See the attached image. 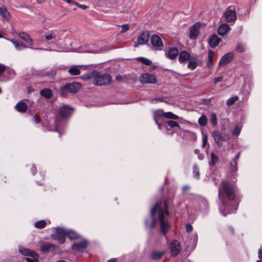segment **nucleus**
<instances>
[{
  "label": "nucleus",
  "mask_w": 262,
  "mask_h": 262,
  "mask_svg": "<svg viewBox=\"0 0 262 262\" xmlns=\"http://www.w3.org/2000/svg\"><path fill=\"white\" fill-rule=\"evenodd\" d=\"M161 204V203H157L151 210L150 214L153 218H155L156 213L158 212V220L154 219L153 222L151 224V227H154L156 223L158 222L161 233L163 234H165L168 232L170 228V225L166 218V216L168 215L167 204L166 201L164 202V209H162L160 207Z\"/></svg>",
  "instance_id": "obj_1"
},
{
  "label": "nucleus",
  "mask_w": 262,
  "mask_h": 262,
  "mask_svg": "<svg viewBox=\"0 0 262 262\" xmlns=\"http://www.w3.org/2000/svg\"><path fill=\"white\" fill-rule=\"evenodd\" d=\"M84 80L93 79V82L95 85L101 86L109 84L112 78L107 74H101L99 72L95 71L90 74L84 75L82 77Z\"/></svg>",
  "instance_id": "obj_2"
},
{
  "label": "nucleus",
  "mask_w": 262,
  "mask_h": 262,
  "mask_svg": "<svg viewBox=\"0 0 262 262\" xmlns=\"http://www.w3.org/2000/svg\"><path fill=\"white\" fill-rule=\"evenodd\" d=\"M68 236L70 239H75L80 237V235L72 230H65L61 228H57L56 232L51 235L54 239L58 240L60 244H63L65 242V237Z\"/></svg>",
  "instance_id": "obj_3"
},
{
  "label": "nucleus",
  "mask_w": 262,
  "mask_h": 262,
  "mask_svg": "<svg viewBox=\"0 0 262 262\" xmlns=\"http://www.w3.org/2000/svg\"><path fill=\"white\" fill-rule=\"evenodd\" d=\"M225 193L230 200H233L235 197L234 190L232 185L227 182H222L219 187V198L221 200V194Z\"/></svg>",
  "instance_id": "obj_4"
},
{
  "label": "nucleus",
  "mask_w": 262,
  "mask_h": 262,
  "mask_svg": "<svg viewBox=\"0 0 262 262\" xmlns=\"http://www.w3.org/2000/svg\"><path fill=\"white\" fill-rule=\"evenodd\" d=\"M19 252L23 255L30 256L31 258H25L27 262H38L39 256L35 251L19 246Z\"/></svg>",
  "instance_id": "obj_5"
},
{
  "label": "nucleus",
  "mask_w": 262,
  "mask_h": 262,
  "mask_svg": "<svg viewBox=\"0 0 262 262\" xmlns=\"http://www.w3.org/2000/svg\"><path fill=\"white\" fill-rule=\"evenodd\" d=\"M212 136L215 142L219 145H222L223 141H226L230 139V135L228 134L224 133L221 134L219 131L214 130L212 133Z\"/></svg>",
  "instance_id": "obj_6"
},
{
  "label": "nucleus",
  "mask_w": 262,
  "mask_h": 262,
  "mask_svg": "<svg viewBox=\"0 0 262 262\" xmlns=\"http://www.w3.org/2000/svg\"><path fill=\"white\" fill-rule=\"evenodd\" d=\"M139 80L142 84H152L157 82L156 76L148 73L141 75L139 78Z\"/></svg>",
  "instance_id": "obj_7"
},
{
  "label": "nucleus",
  "mask_w": 262,
  "mask_h": 262,
  "mask_svg": "<svg viewBox=\"0 0 262 262\" xmlns=\"http://www.w3.org/2000/svg\"><path fill=\"white\" fill-rule=\"evenodd\" d=\"M150 41L152 47L156 50H162L163 47V43L161 37L157 35L154 34L151 36Z\"/></svg>",
  "instance_id": "obj_8"
},
{
  "label": "nucleus",
  "mask_w": 262,
  "mask_h": 262,
  "mask_svg": "<svg viewBox=\"0 0 262 262\" xmlns=\"http://www.w3.org/2000/svg\"><path fill=\"white\" fill-rule=\"evenodd\" d=\"M80 85L77 82H72L64 86L61 89L62 94L66 93H75L80 89Z\"/></svg>",
  "instance_id": "obj_9"
},
{
  "label": "nucleus",
  "mask_w": 262,
  "mask_h": 262,
  "mask_svg": "<svg viewBox=\"0 0 262 262\" xmlns=\"http://www.w3.org/2000/svg\"><path fill=\"white\" fill-rule=\"evenodd\" d=\"M202 26H204L200 22H197L195 23L192 26L190 27L189 29V37L191 39H195L199 34V30Z\"/></svg>",
  "instance_id": "obj_10"
},
{
  "label": "nucleus",
  "mask_w": 262,
  "mask_h": 262,
  "mask_svg": "<svg viewBox=\"0 0 262 262\" xmlns=\"http://www.w3.org/2000/svg\"><path fill=\"white\" fill-rule=\"evenodd\" d=\"M60 31L58 30L52 31L45 35L47 40H52L51 42L55 43L60 39Z\"/></svg>",
  "instance_id": "obj_11"
},
{
  "label": "nucleus",
  "mask_w": 262,
  "mask_h": 262,
  "mask_svg": "<svg viewBox=\"0 0 262 262\" xmlns=\"http://www.w3.org/2000/svg\"><path fill=\"white\" fill-rule=\"evenodd\" d=\"M234 57V53L229 52L225 54L220 60L219 66L220 67H224L231 62Z\"/></svg>",
  "instance_id": "obj_12"
},
{
  "label": "nucleus",
  "mask_w": 262,
  "mask_h": 262,
  "mask_svg": "<svg viewBox=\"0 0 262 262\" xmlns=\"http://www.w3.org/2000/svg\"><path fill=\"white\" fill-rule=\"evenodd\" d=\"M72 112V108L67 105H63L60 106L59 111L60 116L63 118L69 117Z\"/></svg>",
  "instance_id": "obj_13"
},
{
  "label": "nucleus",
  "mask_w": 262,
  "mask_h": 262,
  "mask_svg": "<svg viewBox=\"0 0 262 262\" xmlns=\"http://www.w3.org/2000/svg\"><path fill=\"white\" fill-rule=\"evenodd\" d=\"M224 18L226 21L230 23L235 20L236 14L234 10L228 9L224 13Z\"/></svg>",
  "instance_id": "obj_14"
},
{
  "label": "nucleus",
  "mask_w": 262,
  "mask_h": 262,
  "mask_svg": "<svg viewBox=\"0 0 262 262\" xmlns=\"http://www.w3.org/2000/svg\"><path fill=\"white\" fill-rule=\"evenodd\" d=\"M170 252L172 256L177 255L181 251V246L179 242L177 240H174L172 242L170 247Z\"/></svg>",
  "instance_id": "obj_15"
},
{
  "label": "nucleus",
  "mask_w": 262,
  "mask_h": 262,
  "mask_svg": "<svg viewBox=\"0 0 262 262\" xmlns=\"http://www.w3.org/2000/svg\"><path fill=\"white\" fill-rule=\"evenodd\" d=\"M87 244V241L83 239L79 243L73 244L72 246V249L76 252H80L85 248Z\"/></svg>",
  "instance_id": "obj_16"
},
{
  "label": "nucleus",
  "mask_w": 262,
  "mask_h": 262,
  "mask_svg": "<svg viewBox=\"0 0 262 262\" xmlns=\"http://www.w3.org/2000/svg\"><path fill=\"white\" fill-rule=\"evenodd\" d=\"M40 248L41 251L45 253H47L55 250V245L47 242L40 243Z\"/></svg>",
  "instance_id": "obj_17"
},
{
  "label": "nucleus",
  "mask_w": 262,
  "mask_h": 262,
  "mask_svg": "<svg viewBox=\"0 0 262 262\" xmlns=\"http://www.w3.org/2000/svg\"><path fill=\"white\" fill-rule=\"evenodd\" d=\"M150 37L149 33L148 31L143 32L138 38V42L139 45L146 43Z\"/></svg>",
  "instance_id": "obj_18"
},
{
  "label": "nucleus",
  "mask_w": 262,
  "mask_h": 262,
  "mask_svg": "<svg viewBox=\"0 0 262 262\" xmlns=\"http://www.w3.org/2000/svg\"><path fill=\"white\" fill-rule=\"evenodd\" d=\"M84 68V66H73L69 68V72L72 75H78Z\"/></svg>",
  "instance_id": "obj_19"
},
{
  "label": "nucleus",
  "mask_w": 262,
  "mask_h": 262,
  "mask_svg": "<svg viewBox=\"0 0 262 262\" xmlns=\"http://www.w3.org/2000/svg\"><path fill=\"white\" fill-rule=\"evenodd\" d=\"M231 30L230 26L226 24L221 25L217 30L219 35L223 36Z\"/></svg>",
  "instance_id": "obj_20"
},
{
  "label": "nucleus",
  "mask_w": 262,
  "mask_h": 262,
  "mask_svg": "<svg viewBox=\"0 0 262 262\" xmlns=\"http://www.w3.org/2000/svg\"><path fill=\"white\" fill-rule=\"evenodd\" d=\"M178 50L176 48H171L165 52V55L169 59H172L178 55Z\"/></svg>",
  "instance_id": "obj_21"
},
{
  "label": "nucleus",
  "mask_w": 262,
  "mask_h": 262,
  "mask_svg": "<svg viewBox=\"0 0 262 262\" xmlns=\"http://www.w3.org/2000/svg\"><path fill=\"white\" fill-rule=\"evenodd\" d=\"M154 119L157 124L158 125V127L161 128L160 125L158 123V120L163 117H164L165 112L162 110H158L154 112Z\"/></svg>",
  "instance_id": "obj_22"
},
{
  "label": "nucleus",
  "mask_w": 262,
  "mask_h": 262,
  "mask_svg": "<svg viewBox=\"0 0 262 262\" xmlns=\"http://www.w3.org/2000/svg\"><path fill=\"white\" fill-rule=\"evenodd\" d=\"M190 58V54L186 51H183L179 54V61L180 63H183L189 59Z\"/></svg>",
  "instance_id": "obj_23"
},
{
  "label": "nucleus",
  "mask_w": 262,
  "mask_h": 262,
  "mask_svg": "<svg viewBox=\"0 0 262 262\" xmlns=\"http://www.w3.org/2000/svg\"><path fill=\"white\" fill-rule=\"evenodd\" d=\"M221 41V39H220L216 35H212L209 40V45L212 47L214 48L216 47Z\"/></svg>",
  "instance_id": "obj_24"
},
{
  "label": "nucleus",
  "mask_w": 262,
  "mask_h": 262,
  "mask_svg": "<svg viewBox=\"0 0 262 262\" xmlns=\"http://www.w3.org/2000/svg\"><path fill=\"white\" fill-rule=\"evenodd\" d=\"M16 109L20 113H25L27 110V104L23 101L19 102L15 105Z\"/></svg>",
  "instance_id": "obj_25"
},
{
  "label": "nucleus",
  "mask_w": 262,
  "mask_h": 262,
  "mask_svg": "<svg viewBox=\"0 0 262 262\" xmlns=\"http://www.w3.org/2000/svg\"><path fill=\"white\" fill-rule=\"evenodd\" d=\"M215 56V53L212 50H209L208 51V62H207V67L209 69H211L212 67L213 64V59Z\"/></svg>",
  "instance_id": "obj_26"
},
{
  "label": "nucleus",
  "mask_w": 262,
  "mask_h": 262,
  "mask_svg": "<svg viewBox=\"0 0 262 262\" xmlns=\"http://www.w3.org/2000/svg\"><path fill=\"white\" fill-rule=\"evenodd\" d=\"M40 94L46 98H50L52 95V91L49 89H45L40 91Z\"/></svg>",
  "instance_id": "obj_27"
},
{
  "label": "nucleus",
  "mask_w": 262,
  "mask_h": 262,
  "mask_svg": "<svg viewBox=\"0 0 262 262\" xmlns=\"http://www.w3.org/2000/svg\"><path fill=\"white\" fill-rule=\"evenodd\" d=\"M197 65L198 62L196 59L193 57H190L188 64V68L193 70L196 67Z\"/></svg>",
  "instance_id": "obj_28"
},
{
  "label": "nucleus",
  "mask_w": 262,
  "mask_h": 262,
  "mask_svg": "<svg viewBox=\"0 0 262 262\" xmlns=\"http://www.w3.org/2000/svg\"><path fill=\"white\" fill-rule=\"evenodd\" d=\"M19 36L21 39L24 40L26 43H27L29 45H31V43L32 42V40L29 37V36L27 34H26L24 32H21L19 34Z\"/></svg>",
  "instance_id": "obj_29"
},
{
  "label": "nucleus",
  "mask_w": 262,
  "mask_h": 262,
  "mask_svg": "<svg viewBox=\"0 0 262 262\" xmlns=\"http://www.w3.org/2000/svg\"><path fill=\"white\" fill-rule=\"evenodd\" d=\"M15 46V48L17 50H21L25 48H30L29 46H25L21 43H18L13 40H9Z\"/></svg>",
  "instance_id": "obj_30"
},
{
  "label": "nucleus",
  "mask_w": 262,
  "mask_h": 262,
  "mask_svg": "<svg viewBox=\"0 0 262 262\" xmlns=\"http://www.w3.org/2000/svg\"><path fill=\"white\" fill-rule=\"evenodd\" d=\"M0 15L6 19H8L9 17V13L5 7L0 8Z\"/></svg>",
  "instance_id": "obj_31"
},
{
  "label": "nucleus",
  "mask_w": 262,
  "mask_h": 262,
  "mask_svg": "<svg viewBox=\"0 0 262 262\" xmlns=\"http://www.w3.org/2000/svg\"><path fill=\"white\" fill-rule=\"evenodd\" d=\"M164 118H165L166 119H173V120H178L179 119V116L173 114L172 112H165Z\"/></svg>",
  "instance_id": "obj_32"
},
{
  "label": "nucleus",
  "mask_w": 262,
  "mask_h": 262,
  "mask_svg": "<svg viewBox=\"0 0 262 262\" xmlns=\"http://www.w3.org/2000/svg\"><path fill=\"white\" fill-rule=\"evenodd\" d=\"M164 254V252H154L151 254V257L154 259H159Z\"/></svg>",
  "instance_id": "obj_33"
},
{
  "label": "nucleus",
  "mask_w": 262,
  "mask_h": 262,
  "mask_svg": "<svg viewBox=\"0 0 262 262\" xmlns=\"http://www.w3.org/2000/svg\"><path fill=\"white\" fill-rule=\"evenodd\" d=\"M198 122L201 126H205L207 123V118L205 115H202L199 119Z\"/></svg>",
  "instance_id": "obj_34"
},
{
  "label": "nucleus",
  "mask_w": 262,
  "mask_h": 262,
  "mask_svg": "<svg viewBox=\"0 0 262 262\" xmlns=\"http://www.w3.org/2000/svg\"><path fill=\"white\" fill-rule=\"evenodd\" d=\"M211 162H209V165L210 166L214 165L218 161V158L215 155L214 152L211 153Z\"/></svg>",
  "instance_id": "obj_35"
},
{
  "label": "nucleus",
  "mask_w": 262,
  "mask_h": 262,
  "mask_svg": "<svg viewBox=\"0 0 262 262\" xmlns=\"http://www.w3.org/2000/svg\"><path fill=\"white\" fill-rule=\"evenodd\" d=\"M46 222L44 220L39 221L35 223V227L37 228H42L45 227Z\"/></svg>",
  "instance_id": "obj_36"
},
{
  "label": "nucleus",
  "mask_w": 262,
  "mask_h": 262,
  "mask_svg": "<svg viewBox=\"0 0 262 262\" xmlns=\"http://www.w3.org/2000/svg\"><path fill=\"white\" fill-rule=\"evenodd\" d=\"M238 99V96H234L231 98H230L227 100L226 104L228 106H230L233 104L235 101H236Z\"/></svg>",
  "instance_id": "obj_37"
},
{
  "label": "nucleus",
  "mask_w": 262,
  "mask_h": 262,
  "mask_svg": "<svg viewBox=\"0 0 262 262\" xmlns=\"http://www.w3.org/2000/svg\"><path fill=\"white\" fill-rule=\"evenodd\" d=\"M137 60L140 61L141 62L146 65H150L151 64V61L150 60L144 57H138L137 58Z\"/></svg>",
  "instance_id": "obj_38"
},
{
  "label": "nucleus",
  "mask_w": 262,
  "mask_h": 262,
  "mask_svg": "<svg viewBox=\"0 0 262 262\" xmlns=\"http://www.w3.org/2000/svg\"><path fill=\"white\" fill-rule=\"evenodd\" d=\"M167 123L170 127H177L179 129H181L179 124L174 121H167Z\"/></svg>",
  "instance_id": "obj_39"
},
{
  "label": "nucleus",
  "mask_w": 262,
  "mask_h": 262,
  "mask_svg": "<svg viewBox=\"0 0 262 262\" xmlns=\"http://www.w3.org/2000/svg\"><path fill=\"white\" fill-rule=\"evenodd\" d=\"M241 128L238 126H236L232 132L233 136H237L239 135L241 132Z\"/></svg>",
  "instance_id": "obj_40"
},
{
  "label": "nucleus",
  "mask_w": 262,
  "mask_h": 262,
  "mask_svg": "<svg viewBox=\"0 0 262 262\" xmlns=\"http://www.w3.org/2000/svg\"><path fill=\"white\" fill-rule=\"evenodd\" d=\"M235 51H236L237 52H244L245 51V47L243 45L238 43L237 45V46L236 47Z\"/></svg>",
  "instance_id": "obj_41"
},
{
  "label": "nucleus",
  "mask_w": 262,
  "mask_h": 262,
  "mask_svg": "<svg viewBox=\"0 0 262 262\" xmlns=\"http://www.w3.org/2000/svg\"><path fill=\"white\" fill-rule=\"evenodd\" d=\"M231 166L232 167L233 171H236L237 170V161L236 160H233L231 163H230Z\"/></svg>",
  "instance_id": "obj_42"
},
{
  "label": "nucleus",
  "mask_w": 262,
  "mask_h": 262,
  "mask_svg": "<svg viewBox=\"0 0 262 262\" xmlns=\"http://www.w3.org/2000/svg\"><path fill=\"white\" fill-rule=\"evenodd\" d=\"M210 121L211 122V123H212L213 124H216V122H217V119H216V115L214 114H212L211 116V118H210Z\"/></svg>",
  "instance_id": "obj_43"
},
{
  "label": "nucleus",
  "mask_w": 262,
  "mask_h": 262,
  "mask_svg": "<svg viewBox=\"0 0 262 262\" xmlns=\"http://www.w3.org/2000/svg\"><path fill=\"white\" fill-rule=\"evenodd\" d=\"M122 29L120 31L121 33H124L129 29V25L127 24H123L121 26Z\"/></svg>",
  "instance_id": "obj_44"
},
{
  "label": "nucleus",
  "mask_w": 262,
  "mask_h": 262,
  "mask_svg": "<svg viewBox=\"0 0 262 262\" xmlns=\"http://www.w3.org/2000/svg\"><path fill=\"white\" fill-rule=\"evenodd\" d=\"M74 5H75V6H77V7H79V8H80V9H83V10H84V9H86L88 8V6H86V5H82V4H78V3H77V2H75L74 3Z\"/></svg>",
  "instance_id": "obj_45"
},
{
  "label": "nucleus",
  "mask_w": 262,
  "mask_h": 262,
  "mask_svg": "<svg viewBox=\"0 0 262 262\" xmlns=\"http://www.w3.org/2000/svg\"><path fill=\"white\" fill-rule=\"evenodd\" d=\"M193 174H194V177L196 178H199V169L198 168H197L196 166H194L193 167Z\"/></svg>",
  "instance_id": "obj_46"
},
{
  "label": "nucleus",
  "mask_w": 262,
  "mask_h": 262,
  "mask_svg": "<svg viewBox=\"0 0 262 262\" xmlns=\"http://www.w3.org/2000/svg\"><path fill=\"white\" fill-rule=\"evenodd\" d=\"M192 240L193 243L192 247L194 248L198 240V235L196 234H195L192 236Z\"/></svg>",
  "instance_id": "obj_47"
},
{
  "label": "nucleus",
  "mask_w": 262,
  "mask_h": 262,
  "mask_svg": "<svg viewBox=\"0 0 262 262\" xmlns=\"http://www.w3.org/2000/svg\"><path fill=\"white\" fill-rule=\"evenodd\" d=\"M207 136L206 135H204V136H203V143H202V146L203 147H204L206 144H207Z\"/></svg>",
  "instance_id": "obj_48"
},
{
  "label": "nucleus",
  "mask_w": 262,
  "mask_h": 262,
  "mask_svg": "<svg viewBox=\"0 0 262 262\" xmlns=\"http://www.w3.org/2000/svg\"><path fill=\"white\" fill-rule=\"evenodd\" d=\"M193 230V227L190 224L186 225V230L187 232H190Z\"/></svg>",
  "instance_id": "obj_49"
},
{
  "label": "nucleus",
  "mask_w": 262,
  "mask_h": 262,
  "mask_svg": "<svg viewBox=\"0 0 262 262\" xmlns=\"http://www.w3.org/2000/svg\"><path fill=\"white\" fill-rule=\"evenodd\" d=\"M223 80V77H218L213 79V82L216 84L218 82H221Z\"/></svg>",
  "instance_id": "obj_50"
},
{
  "label": "nucleus",
  "mask_w": 262,
  "mask_h": 262,
  "mask_svg": "<svg viewBox=\"0 0 262 262\" xmlns=\"http://www.w3.org/2000/svg\"><path fill=\"white\" fill-rule=\"evenodd\" d=\"M5 70V68L4 65L0 64V75L3 73Z\"/></svg>",
  "instance_id": "obj_51"
},
{
  "label": "nucleus",
  "mask_w": 262,
  "mask_h": 262,
  "mask_svg": "<svg viewBox=\"0 0 262 262\" xmlns=\"http://www.w3.org/2000/svg\"><path fill=\"white\" fill-rule=\"evenodd\" d=\"M34 121L36 123H38L40 121V119L39 118L38 116H35L34 117Z\"/></svg>",
  "instance_id": "obj_52"
},
{
  "label": "nucleus",
  "mask_w": 262,
  "mask_h": 262,
  "mask_svg": "<svg viewBox=\"0 0 262 262\" xmlns=\"http://www.w3.org/2000/svg\"><path fill=\"white\" fill-rule=\"evenodd\" d=\"M32 172L33 174L36 173L37 172V169L35 167H32L31 168Z\"/></svg>",
  "instance_id": "obj_53"
},
{
  "label": "nucleus",
  "mask_w": 262,
  "mask_h": 262,
  "mask_svg": "<svg viewBox=\"0 0 262 262\" xmlns=\"http://www.w3.org/2000/svg\"><path fill=\"white\" fill-rule=\"evenodd\" d=\"M62 1L66 2V3H67L68 4H74V3L75 2V1H74L73 0H62Z\"/></svg>",
  "instance_id": "obj_54"
},
{
  "label": "nucleus",
  "mask_w": 262,
  "mask_h": 262,
  "mask_svg": "<svg viewBox=\"0 0 262 262\" xmlns=\"http://www.w3.org/2000/svg\"><path fill=\"white\" fill-rule=\"evenodd\" d=\"M258 254L260 258L262 259V248H260L258 250Z\"/></svg>",
  "instance_id": "obj_55"
},
{
  "label": "nucleus",
  "mask_w": 262,
  "mask_h": 262,
  "mask_svg": "<svg viewBox=\"0 0 262 262\" xmlns=\"http://www.w3.org/2000/svg\"><path fill=\"white\" fill-rule=\"evenodd\" d=\"M117 259L115 258H111L109 260H108L106 262H116Z\"/></svg>",
  "instance_id": "obj_56"
},
{
  "label": "nucleus",
  "mask_w": 262,
  "mask_h": 262,
  "mask_svg": "<svg viewBox=\"0 0 262 262\" xmlns=\"http://www.w3.org/2000/svg\"><path fill=\"white\" fill-rule=\"evenodd\" d=\"M9 72L10 73L11 76V77H13V76L15 75V73H14V72L13 70H9Z\"/></svg>",
  "instance_id": "obj_57"
},
{
  "label": "nucleus",
  "mask_w": 262,
  "mask_h": 262,
  "mask_svg": "<svg viewBox=\"0 0 262 262\" xmlns=\"http://www.w3.org/2000/svg\"><path fill=\"white\" fill-rule=\"evenodd\" d=\"M36 1L38 4H42V3H44V2L45 1V0H36Z\"/></svg>",
  "instance_id": "obj_58"
},
{
  "label": "nucleus",
  "mask_w": 262,
  "mask_h": 262,
  "mask_svg": "<svg viewBox=\"0 0 262 262\" xmlns=\"http://www.w3.org/2000/svg\"><path fill=\"white\" fill-rule=\"evenodd\" d=\"M189 188L188 186H184L183 187V191L186 190Z\"/></svg>",
  "instance_id": "obj_59"
},
{
  "label": "nucleus",
  "mask_w": 262,
  "mask_h": 262,
  "mask_svg": "<svg viewBox=\"0 0 262 262\" xmlns=\"http://www.w3.org/2000/svg\"><path fill=\"white\" fill-rule=\"evenodd\" d=\"M239 155H240V152H238L237 155L235 156V160H237L239 158Z\"/></svg>",
  "instance_id": "obj_60"
},
{
  "label": "nucleus",
  "mask_w": 262,
  "mask_h": 262,
  "mask_svg": "<svg viewBox=\"0 0 262 262\" xmlns=\"http://www.w3.org/2000/svg\"><path fill=\"white\" fill-rule=\"evenodd\" d=\"M56 262H67V261H66L65 260H60L56 261Z\"/></svg>",
  "instance_id": "obj_61"
},
{
  "label": "nucleus",
  "mask_w": 262,
  "mask_h": 262,
  "mask_svg": "<svg viewBox=\"0 0 262 262\" xmlns=\"http://www.w3.org/2000/svg\"><path fill=\"white\" fill-rule=\"evenodd\" d=\"M236 209V208H235V209H234V210L230 211V213H233V212H235V211Z\"/></svg>",
  "instance_id": "obj_62"
},
{
  "label": "nucleus",
  "mask_w": 262,
  "mask_h": 262,
  "mask_svg": "<svg viewBox=\"0 0 262 262\" xmlns=\"http://www.w3.org/2000/svg\"><path fill=\"white\" fill-rule=\"evenodd\" d=\"M56 130H58L57 125H56Z\"/></svg>",
  "instance_id": "obj_63"
},
{
  "label": "nucleus",
  "mask_w": 262,
  "mask_h": 262,
  "mask_svg": "<svg viewBox=\"0 0 262 262\" xmlns=\"http://www.w3.org/2000/svg\"><path fill=\"white\" fill-rule=\"evenodd\" d=\"M2 37H3V35L0 34V38H2Z\"/></svg>",
  "instance_id": "obj_64"
}]
</instances>
